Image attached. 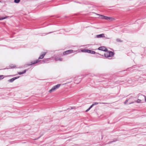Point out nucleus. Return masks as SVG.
<instances>
[{"label": "nucleus", "instance_id": "25", "mask_svg": "<svg viewBox=\"0 0 146 146\" xmlns=\"http://www.w3.org/2000/svg\"><path fill=\"white\" fill-rule=\"evenodd\" d=\"M52 33V32H50L49 33H46V34H49V33Z\"/></svg>", "mask_w": 146, "mask_h": 146}, {"label": "nucleus", "instance_id": "7", "mask_svg": "<svg viewBox=\"0 0 146 146\" xmlns=\"http://www.w3.org/2000/svg\"><path fill=\"white\" fill-rule=\"evenodd\" d=\"M19 76H17L16 77H13L8 80V81L9 82H13L16 79H18L19 78Z\"/></svg>", "mask_w": 146, "mask_h": 146}, {"label": "nucleus", "instance_id": "8", "mask_svg": "<svg viewBox=\"0 0 146 146\" xmlns=\"http://www.w3.org/2000/svg\"><path fill=\"white\" fill-rule=\"evenodd\" d=\"M98 50H102L104 51H106L107 50V49L104 46H101L98 48Z\"/></svg>", "mask_w": 146, "mask_h": 146}, {"label": "nucleus", "instance_id": "3", "mask_svg": "<svg viewBox=\"0 0 146 146\" xmlns=\"http://www.w3.org/2000/svg\"><path fill=\"white\" fill-rule=\"evenodd\" d=\"M60 84H58L55 86H53L51 88V89L49 90V92L51 93L53 91L56 90L57 89H58L60 87Z\"/></svg>", "mask_w": 146, "mask_h": 146}, {"label": "nucleus", "instance_id": "5", "mask_svg": "<svg viewBox=\"0 0 146 146\" xmlns=\"http://www.w3.org/2000/svg\"><path fill=\"white\" fill-rule=\"evenodd\" d=\"M73 52V50H66L63 52V55H64L69 54Z\"/></svg>", "mask_w": 146, "mask_h": 146}, {"label": "nucleus", "instance_id": "17", "mask_svg": "<svg viewBox=\"0 0 146 146\" xmlns=\"http://www.w3.org/2000/svg\"><path fill=\"white\" fill-rule=\"evenodd\" d=\"M117 141V140L116 139H115L113 141H110L108 143V144H110V143H111L113 142H115L116 141Z\"/></svg>", "mask_w": 146, "mask_h": 146}, {"label": "nucleus", "instance_id": "4", "mask_svg": "<svg viewBox=\"0 0 146 146\" xmlns=\"http://www.w3.org/2000/svg\"><path fill=\"white\" fill-rule=\"evenodd\" d=\"M82 51L83 52H87L92 54H95L96 53V52L94 51L90 50H89L84 49L82 50Z\"/></svg>", "mask_w": 146, "mask_h": 146}, {"label": "nucleus", "instance_id": "19", "mask_svg": "<svg viewBox=\"0 0 146 146\" xmlns=\"http://www.w3.org/2000/svg\"><path fill=\"white\" fill-rule=\"evenodd\" d=\"M141 100H140V99H138L137 101H136V102L137 103H139L141 102Z\"/></svg>", "mask_w": 146, "mask_h": 146}, {"label": "nucleus", "instance_id": "16", "mask_svg": "<svg viewBox=\"0 0 146 146\" xmlns=\"http://www.w3.org/2000/svg\"><path fill=\"white\" fill-rule=\"evenodd\" d=\"M7 17H8L7 16H6L3 17H1L0 18V20H2L5 19H6L7 18Z\"/></svg>", "mask_w": 146, "mask_h": 146}, {"label": "nucleus", "instance_id": "24", "mask_svg": "<svg viewBox=\"0 0 146 146\" xmlns=\"http://www.w3.org/2000/svg\"><path fill=\"white\" fill-rule=\"evenodd\" d=\"M93 106V105L92 104V105L89 108L91 109Z\"/></svg>", "mask_w": 146, "mask_h": 146}, {"label": "nucleus", "instance_id": "2", "mask_svg": "<svg viewBox=\"0 0 146 146\" xmlns=\"http://www.w3.org/2000/svg\"><path fill=\"white\" fill-rule=\"evenodd\" d=\"M114 55V53L113 52L110 51L106 52V53L104 54L105 56L107 58H108L109 59L110 58V57H111Z\"/></svg>", "mask_w": 146, "mask_h": 146}, {"label": "nucleus", "instance_id": "20", "mask_svg": "<svg viewBox=\"0 0 146 146\" xmlns=\"http://www.w3.org/2000/svg\"><path fill=\"white\" fill-rule=\"evenodd\" d=\"M4 78L3 75H0V80Z\"/></svg>", "mask_w": 146, "mask_h": 146}, {"label": "nucleus", "instance_id": "14", "mask_svg": "<svg viewBox=\"0 0 146 146\" xmlns=\"http://www.w3.org/2000/svg\"><path fill=\"white\" fill-rule=\"evenodd\" d=\"M10 66L11 68H14L16 66L15 65H13L12 64H11L10 65Z\"/></svg>", "mask_w": 146, "mask_h": 146}, {"label": "nucleus", "instance_id": "23", "mask_svg": "<svg viewBox=\"0 0 146 146\" xmlns=\"http://www.w3.org/2000/svg\"><path fill=\"white\" fill-rule=\"evenodd\" d=\"M76 108L75 107H71V109H75Z\"/></svg>", "mask_w": 146, "mask_h": 146}, {"label": "nucleus", "instance_id": "1", "mask_svg": "<svg viewBox=\"0 0 146 146\" xmlns=\"http://www.w3.org/2000/svg\"><path fill=\"white\" fill-rule=\"evenodd\" d=\"M42 53V54L39 56L38 60H36L35 61H32V62H31L30 63H28L27 64V65L29 66H31L33 64H35L38 62L40 61L39 60V59H42L44 58V56L46 54V52H44Z\"/></svg>", "mask_w": 146, "mask_h": 146}, {"label": "nucleus", "instance_id": "11", "mask_svg": "<svg viewBox=\"0 0 146 146\" xmlns=\"http://www.w3.org/2000/svg\"><path fill=\"white\" fill-rule=\"evenodd\" d=\"M54 59L56 61H62V59L60 57H58V56H56L55 57Z\"/></svg>", "mask_w": 146, "mask_h": 146}, {"label": "nucleus", "instance_id": "6", "mask_svg": "<svg viewBox=\"0 0 146 146\" xmlns=\"http://www.w3.org/2000/svg\"><path fill=\"white\" fill-rule=\"evenodd\" d=\"M101 16L102 17V19H105L108 21L113 20L114 19L113 18H111L110 17H108L107 16H104L103 15H102Z\"/></svg>", "mask_w": 146, "mask_h": 146}, {"label": "nucleus", "instance_id": "12", "mask_svg": "<svg viewBox=\"0 0 146 146\" xmlns=\"http://www.w3.org/2000/svg\"><path fill=\"white\" fill-rule=\"evenodd\" d=\"M98 104H108L107 103H101V102H94L92 104L93 105V106H94L95 105H97Z\"/></svg>", "mask_w": 146, "mask_h": 146}, {"label": "nucleus", "instance_id": "22", "mask_svg": "<svg viewBox=\"0 0 146 146\" xmlns=\"http://www.w3.org/2000/svg\"><path fill=\"white\" fill-rule=\"evenodd\" d=\"M90 109L89 108L88 109H87L86 111V112H87Z\"/></svg>", "mask_w": 146, "mask_h": 146}, {"label": "nucleus", "instance_id": "13", "mask_svg": "<svg viewBox=\"0 0 146 146\" xmlns=\"http://www.w3.org/2000/svg\"><path fill=\"white\" fill-rule=\"evenodd\" d=\"M26 70H23L22 72H18V74H19V75H21L22 74H24L26 72Z\"/></svg>", "mask_w": 146, "mask_h": 146}, {"label": "nucleus", "instance_id": "21", "mask_svg": "<svg viewBox=\"0 0 146 146\" xmlns=\"http://www.w3.org/2000/svg\"><path fill=\"white\" fill-rule=\"evenodd\" d=\"M128 100H126L125 101V102L124 103V104H126L127 103V102H128Z\"/></svg>", "mask_w": 146, "mask_h": 146}, {"label": "nucleus", "instance_id": "10", "mask_svg": "<svg viewBox=\"0 0 146 146\" xmlns=\"http://www.w3.org/2000/svg\"><path fill=\"white\" fill-rule=\"evenodd\" d=\"M105 36L104 34H102L100 35H97L96 36V37L97 38L104 37Z\"/></svg>", "mask_w": 146, "mask_h": 146}, {"label": "nucleus", "instance_id": "9", "mask_svg": "<svg viewBox=\"0 0 146 146\" xmlns=\"http://www.w3.org/2000/svg\"><path fill=\"white\" fill-rule=\"evenodd\" d=\"M50 58H48L44 59L42 61L43 63H48L49 62V61L50 60Z\"/></svg>", "mask_w": 146, "mask_h": 146}, {"label": "nucleus", "instance_id": "15", "mask_svg": "<svg viewBox=\"0 0 146 146\" xmlns=\"http://www.w3.org/2000/svg\"><path fill=\"white\" fill-rule=\"evenodd\" d=\"M20 1V0H14V3H19Z\"/></svg>", "mask_w": 146, "mask_h": 146}, {"label": "nucleus", "instance_id": "18", "mask_svg": "<svg viewBox=\"0 0 146 146\" xmlns=\"http://www.w3.org/2000/svg\"><path fill=\"white\" fill-rule=\"evenodd\" d=\"M117 41V42H122V41L121 40L119 39V38H117L116 40Z\"/></svg>", "mask_w": 146, "mask_h": 146}, {"label": "nucleus", "instance_id": "26", "mask_svg": "<svg viewBox=\"0 0 146 146\" xmlns=\"http://www.w3.org/2000/svg\"><path fill=\"white\" fill-rule=\"evenodd\" d=\"M1 1L0 0V3H1Z\"/></svg>", "mask_w": 146, "mask_h": 146}]
</instances>
